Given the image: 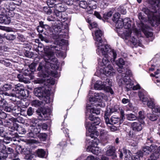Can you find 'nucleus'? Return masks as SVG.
Returning a JSON list of instances; mask_svg holds the SVG:
<instances>
[{
	"mask_svg": "<svg viewBox=\"0 0 160 160\" xmlns=\"http://www.w3.org/2000/svg\"><path fill=\"white\" fill-rule=\"evenodd\" d=\"M43 51L45 55L44 57V61L40 62L37 68L38 71H41L43 74L48 72V69L51 68L54 70L52 71V75L55 78L58 77V72L59 64L58 59L54 56V54L49 47H44Z\"/></svg>",
	"mask_w": 160,
	"mask_h": 160,
	"instance_id": "1",
	"label": "nucleus"
},
{
	"mask_svg": "<svg viewBox=\"0 0 160 160\" xmlns=\"http://www.w3.org/2000/svg\"><path fill=\"white\" fill-rule=\"evenodd\" d=\"M104 47V48H101V46H99L98 48L96 50L97 53L98 55H102L105 57V58H103L102 62H99V64L103 68L111 65L110 62L108 60L109 54L112 56L114 60L116 58L117 56L116 52L114 50L112 49L110 46L106 45Z\"/></svg>",
	"mask_w": 160,
	"mask_h": 160,
	"instance_id": "2",
	"label": "nucleus"
},
{
	"mask_svg": "<svg viewBox=\"0 0 160 160\" xmlns=\"http://www.w3.org/2000/svg\"><path fill=\"white\" fill-rule=\"evenodd\" d=\"M34 93L36 96L40 99L42 100L46 103H50V91L49 90H45L43 87H40L35 89Z\"/></svg>",
	"mask_w": 160,
	"mask_h": 160,
	"instance_id": "3",
	"label": "nucleus"
},
{
	"mask_svg": "<svg viewBox=\"0 0 160 160\" xmlns=\"http://www.w3.org/2000/svg\"><path fill=\"white\" fill-rule=\"evenodd\" d=\"M123 22H124V28L127 29L126 32H124L125 39L128 40L129 41L132 42L133 45H136L137 43V41L134 36L131 35L132 32L129 29L131 27V21L130 18H125L123 19Z\"/></svg>",
	"mask_w": 160,
	"mask_h": 160,
	"instance_id": "4",
	"label": "nucleus"
},
{
	"mask_svg": "<svg viewBox=\"0 0 160 160\" xmlns=\"http://www.w3.org/2000/svg\"><path fill=\"white\" fill-rule=\"evenodd\" d=\"M94 32L95 36H93L94 40L96 41L95 44L96 46L98 48L99 46H101V48H104V46L106 45H104L103 44H102L103 32L98 28L95 30Z\"/></svg>",
	"mask_w": 160,
	"mask_h": 160,
	"instance_id": "5",
	"label": "nucleus"
},
{
	"mask_svg": "<svg viewBox=\"0 0 160 160\" xmlns=\"http://www.w3.org/2000/svg\"><path fill=\"white\" fill-rule=\"evenodd\" d=\"M85 125L86 129H88L90 133L88 136L91 138H94L96 136H99V132L97 130L96 125L88 122L85 123Z\"/></svg>",
	"mask_w": 160,
	"mask_h": 160,
	"instance_id": "6",
	"label": "nucleus"
},
{
	"mask_svg": "<svg viewBox=\"0 0 160 160\" xmlns=\"http://www.w3.org/2000/svg\"><path fill=\"white\" fill-rule=\"evenodd\" d=\"M157 148V146L154 144H152L150 147L146 146L143 148L142 151L139 152L140 155L142 157L144 155L148 154L151 152L154 151Z\"/></svg>",
	"mask_w": 160,
	"mask_h": 160,
	"instance_id": "7",
	"label": "nucleus"
},
{
	"mask_svg": "<svg viewBox=\"0 0 160 160\" xmlns=\"http://www.w3.org/2000/svg\"><path fill=\"white\" fill-rule=\"evenodd\" d=\"M118 84L119 86H121L122 85H126V88L127 91H128L131 89H133V84L130 82V80L128 78L124 79L123 78H119L118 80Z\"/></svg>",
	"mask_w": 160,
	"mask_h": 160,
	"instance_id": "8",
	"label": "nucleus"
},
{
	"mask_svg": "<svg viewBox=\"0 0 160 160\" xmlns=\"http://www.w3.org/2000/svg\"><path fill=\"white\" fill-rule=\"evenodd\" d=\"M123 153L121 151H119L118 153L119 155L120 160L122 159L123 156L124 160H130L131 159H132L131 157L132 154L129 150L123 148Z\"/></svg>",
	"mask_w": 160,
	"mask_h": 160,
	"instance_id": "9",
	"label": "nucleus"
},
{
	"mask_svg": "<svg viewBox=\"0 0 160 160\" xmlns=\"http://www.w3.org/2000/svg\"><path fill=\"white\" fill-rule=\"evenodd\" d=\"M145 124L144 121H142L138 122H134L131 124L132 129L134 132H138L141 131L142 129V125Z\"/></svg>",
	"mask_w": 160,
	"mask_h": 160,
	"instance_id": "10",
	"label": "nucleus"
},
{
	"mask_svg": "<svg viewBox=\"0 0 160 160\" xmlns=\"http://www.w3.org/2000/svg\"><path fill=\"white\" fill-rule=\"evenodd\" d=\"M116 149L114 147L110 146L108 147L106 154L108 156H111L113 160H117V156L115 153Z\"/></svg>",
	"mask_w": 160,
	"mask_h": 160,
	"instance_id": "11",
	"label": "nucleus"
},
{
	"mask_svg": "<svg viewBox=\"0 0 160 160\" xmlns=\"http://www.w3.org/2000/svg\"><path fill=\"white\" fill-rule=\"evenodd\" d=\"M6 132L5 131L4 128L2 127H0V136L4 138V139L3 141L1 140L2 141L1 143L2 142H4L6 144H8L9 142L5 141V140L8 141H12V138L8 137H6Z\"/></svg>",
	"mask_w": 160,
	"mask_h": 160,
	"instance_id": "12",
	"label": "nucleus"
},
{
	"mask_svg": "<svg viewBox=\"0 0 160 160\" xmlns=\"http://www.w3.org/2000/svg\"><path fill=\"white\" fill-rule=\"evenodd\" d=\"M138 95L140 100L143 103L147 102L149 100V98L147 96V92L144 90L139 91Z\"/></svg>",
	"mask_w": 160,
	"mask_h": 160,
	"instance_id": "13",
	"label": "nucleus"
},
{
	"mask_svg": "<svg viewBox=\"0 0 160 160\" xmlns=\"http://www.w3.org/2000/svg\"><path fill=\"white\" fill-rule=\"evenodd\" d=\"M104 82V83L106 84V86L105 88V90L107 92H109L111 94L114 93V92L111 88L110 86L112 85V82L109 79L107 78Z\"/></svg>",
	"mask_w": 160,
	"mask_h": 160,
	"instance_id": "14",
	"label": "nucleus"
},
{
	"mask_svg": "<svg viewBox=\"0 0 160 160\" xmlns=\"http://www.w3.org/2000/svg\"><path fill=\"white\" fill-rule=\"evenodd\" d=\"M113 69L111 65L103 68V73L107 76H111L112 74Z\"/></svg>",
	"mask_w": 160,
	"mask_h": 160,
	"instance_id": "15",
	"label": "nucleus"
},
{
	"mask_svg": "<svg viewBox=\"0 0 160 160\" xmlns=\"http://www.w3.org/2000/svg\"><path fill=\"white\" fill-rule=\"evenodd\" d=\"M13 130H16L20 134H24L26 132V130L23 127L18 125L17 123H13Z\"/></svg>",
	"mask_w": 160,
	"mask_h": 160,
	"instance_id": "16",
	"label": "nucleus"
},
{
	"mask_svg": "<svg viewBox=\"0 0 160 160\" xmlns=\"http://www.w3.org/2000/svg\"><path fill=\"white\" fill-rule=\"evenodd\" d=\"M14 88L13 90L16 92V93L21 94H22L24 91V89L23 86L20 83L14 86Z\"/></svg>",
	"mask_w": 160,
	"mask_h": 160,
	"instance_id": "17",
	"label": "nucleus"
},
{
	"mask_svg": "<svg viewBox=\"0 0 160 160\" xmlns=\"http://www.w3.org/2000/svg\"><path fill=\"white\" fill-rule=\"evenodd\" d=\"M87 150L88 151L96 155L98 154L100 152L99 148L97 147H93L92 146H88L87 148Z\"/></svg>",
	"mask_w": 160,
	"mask_h": 160,
	"instance_id": "18",
	"label": "nucleus"
},
{
	"mask_svg": "<svg viewBox=\"0 0 160 160\" xmlns=\"http://www.w3.org/2000/svg\"><path fill=\"white\" fill-rule=\"evenodd\" d=\"M11 22L9 17L3 15H0V23L5 24H9Z\"/></svg>",
	"mask_w": 160,
	"mask_h": 160,
	"instance_id": "19",
	"label": "nucleus"
},
{
	"mask_svg": "<svg viewBox=\"0 0 160 160\" xmlns=\"http://www.w3.org/2000/svg\"><path fill=\"white\" fill-rule=\"evenodd\" d=\"M89 119L90 120L93 121L92 123L96 125H98L101 122V120L99 118L95 117L92 114L90 115L89 117Z\"/></svg>",
	"mask_w": 160,
	"mask_h": 160,
	"instance_id": "20",
	"label": "nucleus"
},
{
	"mask_svg": "<svg viewBox=\"0 0 160 160\" xmlns=\"http://www.w3.org/2000/svg\"><path fill=\"white\" fill-rule=\"evenodd\" d=\"M106 86V84L104 83V82H102L100 81H97L94 84V88L95 89H100L101 88H103L105 89Z\"/></svg>",
	"mask_w": 160,
	"mask_h": 160,
	"instance_id": "21",
	"label": "nucleus"
},
{
	"mask_svg": "<svg viewBox=\"0 0 160 160\" xmlns=\"http://www.w3.org/2000/svg\"><path fill=\"white\" fill-rule=\"evenodd\" d=\"M63 2H60L57 3L56 6V9H58L61 12H64V11L67 9V8L64 4H63Z\"/></svg>",
	"mask_w": 160,
	"mask_h": 160,
	"instance_id": "22",
	"label": "nucleus"
},
{
	"mask_svg": "<svg viewBox=\"0 0 160 160\" xmlns=\"http://www.w3.org/2000/svg\"><path fill=\"white\" fill-rule=\"evenodd\" d=\"M35 152L36 155L40 158H44L45 157L46 152L42 149H38Z\"/></svg>",
	"mask_w": 160,
	"mask_h": 160,
	"instance_id": "23",
	"label": "nucleus"
},
{
	"mask_svg": "<svg viewBox=\"0 0 160 160\" xmlns=\"http://www.w3.org/2000/svg\"><path fill=\"white\" fill-rule=\"evenodd\" d=\"M124 71V72L121 74V78H123L124 79H126V78L128 79H129V78L128 77V76L131 74V71L129 69H128L126 68L125 69Z\"/></svg>",
	"mask_w": 160,
	"mask_h": 160,
	"instance_id": "24",
	"label": "nucleus"
},
{
	"mask_svg": "<svg viewBox=\"0 0 160 160\" xmlns=\"http://www.w3.org/2000/svg\"><path fill=\"white\" fill-rule=\"evenodd\" d=\"M36 156L31 154L30 151H28V152L25 154L24 159L26 160H36L35 158Z\"/></svg>",
	"mask_w": 160,
	"mask_h": 160,
	"instance_id": "25",
	"label": "nucleus"
},
{
	"mask_svg": "<svg viewBox=\"0 0 160 160\" xmlns=\"http://www.w3.org/2000/svg\"><path fill=\"white\" fill-rule=\"evenodd\" d=\"M67 15L65 12H62L60 17L57 18L58 21H61L62 22H65L67 20Z\"/></svg>",
	"mask_w": 160,
	"mask_h": 160,
	"instance_id": "26",
	"label": "nucleus"
},
{
	"mask_svg": "<svg viewBox=\"0 0 160 160\" xmlns=\"http://www.w3.org/2000/svg\"><path fill=\"white\" fill-rule=\"evenodd\" d=\"M14 85H12L10 83H7L5 84L2 87L1 89L3 90V92L9 90L14 87Z\"/></svg>",
	"mask_w": 160,
	"mask_h": 160,
	"instance_id": "27",
	"label": "nucleus"
},
{
	"mask_svg": "<svg viewBox=\"0 0 160 160\" xmlns=\"http://www.w3.org/2000/svg\"><path fill=\"white\" fill-rule=\"evenodd\" d=\"M159 152L156 151L152 154L148 160H157L159 158Z\"/></svg>",
	"mask_w": 160,
	"mask_h": 160,
	"instance_id": "28",
	"label": "nucleus"
},
{
	"mask_svg": "<svg viewBox=\"0 0 160 160\" xmlns=\"http://www.w3.org/2000/svg\"><path fill=\"white\" fill-rule=\"evenodd\" d=\"M58 2H60V1L57 0H48L47 3L49 8H52L54 6H56L57 3L55 4V3Z\"/></svg>",
	"mask_w": 160,
	"mask_h": 160,
	"instance_id": "29",
	"label": "nucleus"
},
{
	"mask_svg": "<svg viewBox=\"0 0 160 160\" xmlns=\"http://www.w3.org/2000/svg\"><path fill=\"white\" fill-rule=\"evenodd\" d=\"M147 105L148 108L153 109L155 105L154 99L149 98V100L147 102Z\"/></svg>",
	"mask_w": 160,
	"mask_h": 160,
	"instance_id": "30",
	"label": "nucleus"
},
{
	"mask_svg": "<svg viewBox=\"0 0 160 160\" xmlns=\"http://www.w3.org/2000/svg\"><path fill=\"white\" fill-rule=\"evenodd\" d=\"M30 126L34 127V129L37 128V127L39 126L38 121L37 119H33L30 122Z\"/></svg>",
	"mask_w": 160,
	"mask_h": 160,
	"instance_id": "31",
	"label": "nucleus"
},
{
	"mask_svg": "<svg viewBox=\"0 0 160 160\" xmlns=\"http://www.w3.org/2000/svg\"><path fill=\"white\" fill-rule=\"evenodd\" d=\"M120 15L118 12H116L113 15L112 20L115 23L118 22V21L121 18H120Z\"/></svg>",
	"mask_w": 160,
	"mask_h": 160,
	"instance_id": "32",
	"label": "nucleus"
},
{
	"mask_svg": "<svg viewBox=\"0 0 160 160\" xmlns=\"http://www.w3.org/2000/svg\"><path fill=\"white\" fill-rule=\"evenodd\" d=\"M147 2L151 5H155L160 7V1L157 0H147Z\"/></svg>",
	"mask_w": 160,
	"mask_h": 160,
	"instance_id": "33",
	"label": "nucleus"
},
{
	"mask_svg": "<svg viewBox=\"0 0 160 160\" xmlns=\"http://www.w3.org/2000/svg\"><path fill=\"white\" fill-rule=\"evenodd\" d=\"M125 61L122 58H120L116 62V64L118 66L123 67V66L125 64Z\"/></svg>",
	"mask_w": 160,
	"mask_h": 160,
	"instance_id": "34",
	"label": "nucleus"
},
{
	"mask_svg": "<svg viewBox=\"0 0 160 160\" xmlns=\"http://www.w3.org/2000/svg\"><path fill=\"white\" fill-rule=\"evenodd\" d=\"M44 47L43 44L41 43H38V47H36V48H35V47H34V48L35 49V51L37 52H42L44 49Z\"/></svg>",
	"mask_w": 160,
	"mask_h": 160,
	"instance_id": "35",
	"label": "nucleus"
},
{
	"mask_svg": "<svg viewBox=\"0 0 160 160\" xmlns=\"http://www.w3.org/2000/svg\"><path fill=\"white\" fill-rule=\"evenodd\" d=\"M148 118L152 121H155L158 119V116L154 114L148 113L147 114Z\"/></svg>",
	"mask_w": 160,
	"mask_h": 160,
	"instance_id": "36",
	"label": "nucleus"
},
{
	"mask_svg": "<svg viewBox=\"0 0 160 160\" xmlns=\"http://www.w3.org/2000/svg\"><path fill=\"white\" fill-rule=\"evenodd\" d=\"M153 22L152 23V25L153 26H155V25L160 24V17H153Z\"/></svg>",
	"mask_w": 160,
	"mask_h": 160,
	"instance_id": "37",
	"label": "nucleus"
},
{
	"mask_svg": "<svg viewBox=\"0 0 160 160\" xmlns=\"http://www.w3.org/2000/svg\"><path fill=\"white\" fill-rule=\"evenodd\" d=\"M98 4L101 8H105L108 5L106 0H100Z\"/></svg>",
	"mask_w": 160,
	"mask_h": 160,
	"instance_id": "38",
	"label": "nucleus"
},
{
	"mask_svg": "<svg viewBox=\"0 0 160 160\" xmlns=\"http://www.w3.org/2000/svg\"><path fill=\"white\" fill-rule=\"evenodd\" d=\"M118 28H120L124 27V22L123 19H121L118 21V22L116 23Z\"/></svg>",
	"mask_w": 160,
	"mask_h": 160,
	"instance_id": "39",
	"label": "nucleus"
},
{
	"mask_svg": "<svg viewBox=\"0 0 160 160\" xmlns=\"http://www.w3.org/2000/svg\"><path fill=\"white\" fill-rule=\"evenodd\" d=\"M89 7L91 9H95L97 8L96 4L94 0L89 1L88 2Z\"/></svg>",
	"mask_w": 160,
	"mask_h": 160,
	"instance_id": "40",
	"label": "nucleus"
},
{
	"mask_svg": "<svg viewBox=\"0 0 160 160\" xmlns=\"http://www.w3.org/2000/svg\"><path fill=\"white\" fill-rule=\"evenodd\" d=\"M138 17L142 24L146 20V18L143 16L142 12H139L138 13Z\"/></svg>",
	"mask_w": 160,
	"mask_h": 160,
	"instance_id": "41",
	"label": "nucleus"
},
{
	"mask_svg": "<svg viewBox=\"0 0 160 160\" xmlns=\"http://www.w3.org/2000/svg\"><path fill=\"white\" fill-rule=\"evenodd\" d=\"M120 120V119L119 118L112 117L110 119V124H116L118 123Z\"/></svg>",
	"mask_w": 160,
	"mask_h": 160,
	"instance_id": "42",
	"label": "nucleus"
},
{
	"mask_svg": "<svg viewBox=\"0 0 160 160\" xmlns=\"http://www.w3.org/2000/svg\"><path fill=\"white\" fill-rule=\"evenodd\" d=\"M4 36L6 38L9 40H13L16 38V36L13 34H5Z\"/></svg>",
	"mask_w": 160,
	"mask_h": 160,
	"instance_id": "43",
	"label": "nucleus"
},
{
	"mask_svg": "<svg viewBox=\"0 0 160 160\" xmlns=\"http://www.w3.org/2000/svg\"><path fill=\"white\" fill-rule=\"evenodd\" d=\"M126 116L127 119L128 120L133 121L136 120V117L135 115L133 114H128Z\"/></svg>",
	"mask_w": 160,
	"mask_h": 160,
	"instance_id": "44",
	"label": "nucleus"
},
{
	"mask_svg": "<svg viewBox=\"0 0 160 160\" xmlns=\"http://www.w3.org/2000/svg\"><path fill=\"white\" fill-rule=\"evenodd\" d=\"M138 120L141 121H143V120L144 119L145 117L144 114V112L143 111H140L138 112Z\"/></svg>",
	"mask_w": 160,
	"mask_h": 160,
	"instance_id": "45",
	"label": "nucleus"
},
{
	"mask_svg": "<svg viewBox=\"0 0 160 160\" xmlns=\"http://www.w3.org/2000/svg\"><path fill=\"white\" fill-rule=\"evenodd\" d=\"M98 136H96V137L93 138H94V140L92 141V144L90 146H93V147H97V145L98 144V143L99 142V140L97 138V137Z\"/></svg>",
	"mask_w": 160,
	"mask_h": 160,
	"instance_id": "46",
	"label": "nucleus"
},
{
	"mask_svg": "<svg viewBox=\"0 0 160 160\" xmlns=\"http://www.w3.org/2000/svg\"><path fill=\"white\" fill-rule=\"evenodd\" d=\"M32 106L35 107H37L41 105V102L38 100H34L32 101Z\"/></svg>",
	"mask_w": 160,
	"mask_h": 160,
	"instance_id": "47",
	"label": "nucleus"
},
{
	"mask_svg": "<svg viewBox=\"0 0 160 160\" xmlns=\"http://www.w3.org/2000/svg\"><path fill=\"white\" fill-rule=\"evenodd\" d=\"M79 5L80 7L85 9L87 7L88 4L85 1H82L80 2Z\"/></svg>",
	"mask_w": 160,
	"mask_h": 160,
	"instance_id": "48",
	"label": "nucleus"
},
{
	"mask_svg": "<svg viewBox=\"0 0 160 160\" xmlns=\"http://www.w3.org/2000/svg\"><path fill=\"white\" fill-rule=\"evenodd\" d=\"M17 108L18 109H16L15 108L14 110L13 109L12 112L13 115L16 117L18 116L21 112H23L20 111L19 110V108Z\"/></svg>",
	"mask_w": 160,
	"mask_h": 160,
	"instance_id": "49",
	"label": "nucleus"
},
{
	"mask_svg": "<svg viewBox=\"0 0 160 160\" xmlns=\"http://www.w3.org/2000/svg\"><path fill=\"white\" fill-rule=\"evenodd\" d=\"M91 111L93 113L96 114L97 115L100 114V111L99 108H93L91 109Z\"/></svg>",
	"mask_w": 160,
	"mask_h": 160,
	"instance_id": "50",
	"label": "nucleus"
},
{
	"mask_svg": "<svg viewBox=\"0 0 160 160\" xmlns=\"http://www.w3.org/2000/svg\"><path fill=\"white\" fill-rule=\"evenodd\" d=\"M112 15V12L110 11L107 13H104L103 15V18L104 19L107 20Z\"/></svg>",
	"mask_w": 160,
	"mask_h": 160,
	"instance_id": "51",
	"label": "nucleus"
},
{
	"mask_svg": "<svg viewBox=\"0 0 160 160\" xmlns=\"http://www.w3.org/2000/svg\"><path fill=\"white\" fill-rule=\"evenodd\" d=\"M118 11H119L121 13L123 14H125L126 13V9L123 6H120L118 8Z\"/></svg>",
	"mask_w": 160,
	"mask_h": 160,
	"instance_id": "52",
	"label": "nucleus"
},
{
	"mask_svg": "<svg viewBox=\"0 0 160 160\" xmlns=\"http://www.w3.org/2000/svg\"><path fill=\"white\" fill-rule=\"evenodd\" d=\"M9 157H10L12 160H20L17 154L12 153Z\"/></svg>",
	"mask_w": 160,
	"mask_h": 160,
	"instance_id": "53",
	"label": "nucleus"
},
{
	"mask_svg": "<svg viewBox=\"0 0 160 160\" xmlns=\"http://www.w3.org/2000/svg\"><path fill=\"white\" fill-rule=\"evenodd\" d=\"M135 132L133 130L130 131L128 132L127 135L129 138H134L136 136Z\"/></svg>",
	"mask_w": 160,
	"mask_h": 160,
	"instance_id": "54",
	"label": "nucleus"
},
{
	"mask_svg": "<svg viewBox=\"0 0 160 160\" xmlns=\"http://www.w3.org/2000/svg\"><path fill=\"white\" fill-rule=\"evenodd\" d=\"M24 54L26 57L30 58H32L33 56V54L32 52L28 51H26Z\"/></svg>",
	"mask_w": 160,
	"mask_h": 160,
	"instance_id": "55",
	"label": "nucleus"
},
{
	"mask_svg": "<svg viewBox=\"0 0 160 160\" xmlns=\"http://www.w3.org/2000/svg\"><path fill=\"white\" fill-rule=\"evenodd\" d=\"M7 104V102L4 99H1L0 100V108H4Z\"/></svg>",
	"mask_w": 160,
	"mask_h": 160,
	"instance_id": "56",
	"label": "nucleus"
},
{
	"mask_svg": "<svg viewBox=\"0 0 160 160\" xmlns=\"http://www.w3.org/2000/svg\"><path fill=\"white\" fill-rule=\"evenodd\" d=\"M141 157L140 155L139 152H138V154H136L135 155H133L132 157V160H140V157Z\"/></svg>",
	"mask_w": 160,
	"mask_h": 160,
	"instance_id": "57",
	"label": "nucleus"
},
{
	"mask_svg": "<svg viewBox=\"0 0 160 160\" xmlns=\"http://www.w3.org/2000/svg\"><path fill=\"white\" fill-rule=\"evenodd\" d=\"M7 117L6 114L2 111L1 109H0V119H4Z\"/></svg>",
	"mask_w": 160,
	"mask_h": 160,
	"instance_id": "58",
	"label": "nucleus"
},
{
	"mask_svg": "<svg viewBox=\"0 0 160 160\" xmlns=\"http://www.w3.org/2000/svg\"><path fill=\"white\" fill-rule=\"evenodd\" d=\"M44 11L48 14H50L52 12L50 8L44 7L43 8Z\"/></svg>",
	"mask_w": 160,
	"mask_h": 160,
	"instance_id": "59",
	"label": "nucleus"
},
{
	"mask_svg": "<svg viewBox=\"0 0 160 160\" xmlns=\"http://www.w3.org/2000/svg\"><path fill=\"white\" fill-rule=\"evenodd\" d=\"M0 63L4 65L7 67L9 66L11 63L8 61H6L4 60H0Z\"/></svg>",
	"mask_w": 160,
	"mask_h": 160,
	"instance_id": "60",
	"label": "nucleus"
},
{
	"mask_svg": "<svg viewBox=\"0 0 160 160\" xmlns=\"http://www.w3.org/2000/svg\"><path fill=\"white\" fill-rule=\"evenodd\" d=\"M45 115V112H42L39 115V119L41 120H47V118H44V116Z\"/></svg>",
	"mask_w": 160,
	"mask_h": 160,
	"instance_id": "61",
	"label": "nucleus"
},
{
	"mask_svg": "<svg viewBox=\"0 0 160 160\" xmlns=\"http://www.w3.org/2000/svg\"><path fill=\"white\" fill-rule=\"evenodd\" d=\"M59 145L62 147V149H63L64 147H66L67 146V142L66 140L65 139L62 140L60 142Z\"/></svg>",
	"mask_w": 160,
	"mask_h": 160,
	"instance_id": "62",
	"label": "nucleus"
},
{
	"mask_svg": "<svg viewBox=\"0 0 160 160\" xmlns=\"http://www.w3.org/2000/svg\"><path fill=\"white\" fill-rule=\"evenodd\" d=\"M32 73V71L31 70L26 69L25 70L23 71V74L25 76H29Z\"/></svg>",
	"mask_w": 160,
	"mask_h": 160,
	"instance_id": "63",
	"label": "nucleus"
},
{
	"mask_svg": "<svg viewBox=\"0 0 160 160\" xmlns=\"http://www.w3.org/2000/svg\"><path fill=\"white\" fill-rule=\"evenodd\" d=\"M33 112L32 109L31 107L29 108L27 111V114L29 116H31L33 114Z\"/></svg>",
	"mask_w": 160,
	"mask_h": 160,
	"instance_id": "64",
	"label": "nucleus"
}]
</instances>
